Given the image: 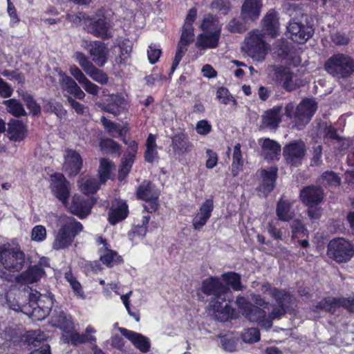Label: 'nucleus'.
<instances>
[{
    "label": "nucleus",
    "instance_id": "nucleus-1",
    "mask_svg": "<svg viewBox=\"0 0 354 354\" xmlns=\"http://www.w3.org/2000/svg\"><path fill=\"white\" fill-rule=\"evenodd\" d=\"M59 228L55 233L52 248L54 250H64L70 247L75 236L82 230L83 225L75 218L66 215L58 219Z\"/></svg>",
    "mask_w": 354,
    "mask_h": 354
},
{
    "label": "nucleus",
    "instance_id": "nucleus-2",
    "mask_svg": "<svg viewBox=\"0 0 354 354\" xmlns=\"http://www.w3.org/2000/svg\"><path fill=\"white\" fill-rule=\"evenodd\" d=\"M317 109V104L314 100H303L297 107L292 102L285 106V115L292 120L295 127L301 130L309 123Z\"/></svg>",
    "mask_w": 354,
    "mask_h": 354
},
{
    "label": "nucleus",
    "instance_id": "nucleus-3",
    "mask_svg": "<svg viewBox=\"0 0 354 354\" xmlns=\"http://www.w3.org/2000/svg\"><path fill=\"white\" fill-rule=\"evenodd\" d=\"M269 48V45L264 40V34L259 30L248 32L242 45V50L257 62L264 60Z\"/></svg>",
    "mask_w": 354,
    "mask_h": 354
},
{
    "label": "nucleus",
    "instance_id": "nucleus-4",
    "mask_svg": "<svg viewBox=\"0 0 354 354\" xmlns=\"http://www.w3.org/2000/svg\"><path fill=\"white\" fill-rule=\"evenodd\" d=\"M325 71L336 78H346L354 72V59L344 53H336L324 64Z\"/></svg>",
    "mask_w": 354,
    "mask_h": 354
},
{
    "label": "nucleus",
    "instance_id": "nucleus-5",
    "mask_svg": "<svg viewBox=\"0 0 354 354\" xmlns=\"http://www.w3.org/2000/svg\"><path fill=\"white\" fill-rule=\"evenodd\" d=\"M0 262L5 269L19 272L25 263V254L18 248L3 245L0 246Z\"/></svg>",
    "mask_w": 354,
    "mask_h": 354
},
{
    "label": "nucleus",
    "instance_id": "nucleus-6",
    "mask_svg": "<svg viewBox=\"0 0 354 354\" xmlns=\"http://www.w3.org/2000/svg\"><path fill=\"white\" fill-rule=\"evenodd\" d=\"M327 254L337 263H346L354 255V247L344 239H334L328 245Z\"/></svg>",
    "mask_w": 354,
    "mask_h": 354
},
{
    "label": "nucleus",
    "instance_id": "nucleus-7",
    "mask_svg": "<svg viewBox=\"0 0 354 354\" xmlns=\"http://www.w3.org/2000/svg\"><path fill=\"white\" fill-rule=\"evenodd\" d=\"M95 333V329L92 326L88 325L84 333L77 332L75 328L68 330L66 333H63L61 339L64 344H71L73 346L86 343H95L96 337L93 335Z\"/></svg>",
    "mask_w": 354,
    "mask_h": 354
},
{
    "label": "nucleus",
    "instance_id": "nucleus-8",
    "mask_svg": "<svg viewBox=\"0 0 354 354\" xmlns=\"http://www.w3.org/2000/svg\"><path fill=\"white\" fill-rule=\"evenodd\" d=\"M306 152V145L301 140L292 141L286 145L283 149V154L286 161L292 166H298L301 163Z\"/></svg>",
    "mask_w": 354,
    "mask_h": 354
},
{
    "label": "nucleus",
    "instance_id": "nucleus-9",
    "mask_svg": "<svg viewBox=\"0 0 354 354\" xmlns=\"http://www.w3.org/2000/svg\"><path fill=\"white\" fill-rule=\"evenodd\" d=\"M82 46L96 65L101 67L106 63L109 50L104 43L100 41H84Z\"/></svg>",
    "mask_w": 354,
    "mask_h": 354
},
{
    "label": "nucleus",
    "instance_id": "nucleus-10",
    "mask_svg": "<svg viewBox=\"0 0 354 354\" xmlns=\"http://www.w3.org/2000/svg\"><path fill=\"white\" fill-rule=\"evenodd\" d=\"M50 188L54 196L60 201L62 204L68 205V198L70 195L69 183L62 174H55L50 176Z\"/></svg>",
    "mask_w": 354,
    "mask_h": 354
},
{
    "label": "nucleus",
    "instance_id": "nucleus-11",
    "mask_svg": "<svg viewBox=\"0 0 354 354\" xmlns=\"http://www.w3.org/2000/svg\"><path fill=\"white\" fill-rule=\"evenodd\" d=\"M122 140L128 147L122 159V164L119 169L118 178L120 180H122L129 173L138 149V144L135 140H127L125 137Z\"/></svg>",
    "mask_w": 354,
    "mask_h": 354
},
{
    "label": "nucleus",
    "instance_id": "nucleus-12",
    "mask_svg": "<svg viewBox=\"0 0 354 354\" xmlns=\"http://www.w3.org/2000/svg\"><path fill=\"white\" fill-rule=\"evenodd\" d=\"M287 29L290 39L298 44H304L314 33L311 26L295 21H290Z\"/></svg>",
    "mask_w": 354,
    "mask_h": 354
},
{
    "label": "nucleus",
    "instance_id": "nucleus-13",
    "mask_svg": "<svg viewBox=\"0 0 354 354\" xmlns=\"http://www.w3.org/2000/svg\"><path fill=\"white\" fill-rule=\"evenodd\" d=\"M277 171L278 169L277 167H270L259 171L261 182L259 187V191L264 196H267L274 189L277 177Z\"/></svg>",
    "mask_w": 354,
    "mask_h": 354
},
{
    "label": "nucleus",
    "instance_id": "nucleus-14",
    "mask_svg": "<svg viewBox=\"0 0 354 354\" xmlns=\"http://www.w3.org/2000/svg\"><path fill=\"white\" fill-rule=\"evenodd\" d=\"M275 81L287 91L296 89L299 85L294 80V74L287 68L281 66H273Z\"/></svg>",
    "mask_w": 354,
    "mask_h": 354
},
{
    "label": "nucleus",
    "instance_id": "nucleus-15",
    "mask_svg": "<svg viewBox=\"0 0 354 354\" xmlns=\"http://www.w3.org/2000/svg\"><path fill=\"white\" fill-rule=\"evenodd\" d=\"M232 294L228 291L223 295H217L209 302L210 308L214 312L226 315L227 317H232L234 309L230 306Z\"/></svg>",
    "mask_w": 354,
    "mask_h": 354
},
{
    "label": "nucleus",
    "instance_id": "nucleus-16",
    "mask_svg": "<svg viewBox=\"0 0 354 354\" xmlns=\"http://www.w3.org/2000/svg\"><path fill=\"white\" fill-rule=\"evenodd\" d=\"M201 290L206 295H223L224 293L230 291L227 285L221 281L217 277H210L202 281Z\"/></svg>",
    "mask_w": 354,
    "mask_h": 354
},
{
    "label": "nucleus",
    "instance_id": "nucleus-17",
    "mask_svg": "<svg viewBox=\"0 0 354 354\" xmlns=\"http://www.w3.org/2000/svg\"><path fill=\"white\" fill-rule=\"evenodd\" d=\"M121 334L128 339L132 344L140 352L147 353L151 348V341L149 338L141 333L129 330L124 328H119Z\"/></svg>",
    "mask_w": 354,
    "mask_h": 354
},
{
    "label": "nucleus",
    "instance_id": "nucleus-18",
    "mask_svg": "<svg viewBox=\"0 0 354 354\" xmlns=\"http://www.w3.org/2000/svg\"><path fill=\"white\" fill-rule=\"evenodd\" d=\"M86 27L88 32L95 36L102 38H109L112 36L110 22L104 17L91 19Z\"/></svg>",
    "mask_w": 354,
    "mask_h": 354
},
{
    "label": "nucleus",
    "instance_id": "nucleus-19",
    "mask_svg": "<svg viewBox=\"0 0 354 354\" xmlns=\"http://www.w3.org/2000/svg\"><path fill=\"white\" fill-rule=\"evenodd\" d=\"M214 209V201L212 198L206 199L200 206L198 211L192 220L193 227L200 230L206 225Z\"/></svg>",
    "mask_w": 354,
    "mask_h": 354
},
{
    "label": "nucleus",
    "instance_id": "nucleus-20",
    "mask_svg": "<svg viewBox=\"0 0 354 354\" xmlns=\"http://www.w3.org/2000/svg\"><path fill=\"white\" fill-rule=\"evenodd\" d=\"M96 242L99 245H102L99 249V252L100 253V261L108 267H112L115 264L119 263L122 261V257L118 255L117 252L112 250L109 248L106 241L102 236L97 237Z\"/></svg>",
    "mask_w": 354,
    "mask_h": 354
},
{
    "label": "nucleus",
    "instance_id": "nucleus-21",
    "mask_svg": "<svg viewBox=\"0 0 354 354\" xmlns=\"http://www.w3.org/2000/svg\"><path fill=\"white\" fill-rule=\"evenodd\" d=\"M250 322L257 323L259 326L266 330L272 326L270 319H266V312L258 306L251 305L243 314Z\"/></svg>",
    "mask_w": 354,
    "mask_h": 354
},
{
    "label": "nucleus",
    "instance_id": "nucleus-22",
    "mask_svg": "<svg viewBox=\"0 0 354 354\" xmlns=\"http://www.w3.org/2000/svg\"><path fill=\"white\" fill-rule=\"evenodd\" d=\"M197 10L196 8H191L185 20L183 27V32L178 45L185 47L194 40L193 23L196 20Z\"/></svg>",
    "mask_w": 354,
    "mask_h": 354
},
{
    "label": "nucleus",
    "instance_id": "nucleus-23",
    "mask_svg": "<svg viewBox=\"0 0 354 354\" xmlns=\"http://www.w3.org/2000/svg\"><path fill=\"white\" fill-rule=\"evenodd\" d=\"M82 165V159L80 155L72 149H66L64 155L63 168L70 176L77 175Z\"/></svg>",
    "mask_w": 354,
    "mask_h": 354
},
{
    "label": "nucleus",
    "instance_id": "nucleus-24",
    "mask_svg": "<svg viewBox=\"0 0 354 354\" xmlns=\"http://www.w3.org/2000/svg\"><path fill=\"white\" fill-rule=\"evenodd\" d=\"M67 207L72 214L82 218L90 213L91 202L84 196L75 194L72 198L71 205Z\"/></svg>",
    "mask_w": 354,
    "mask_h": 354
},
{
    "label": "nucleus",
    "instance_id": "nucleus-25",
    "mask_svg": "<svg viewBox=\"0 0 354 354\" xmlns=\"http://www.w3.org/2000/svg\"><path fill=\"white\" fill-rule=\"evenodd\" d=\"M324 198V192L320 187L309 186L300 192V199L307 206L317 205Z\"/></svg>",
    "mask_w": 354,
    "mask_h": 354
},
{
    "label": "nucleus",
    "instance_id": "nucleus-26",
    "mask_svg": "<svg viewBox=\"0 0 354 354\" xmlns=\"http://www.w3.org/2000/svg\"><path fill=\"white\" fill-rule=\"evenodd\" d=\"M171 147L175 154L182 156L191 151L192 144L185 133L179 131L171 136Z\"/></svg>",
    "mask_w": 354,
    "mask_h": 354
},
{
    "label": "nucleus",
    "instance_id": "nucleus-27",
    "mask_svg": "<svg viewBox=\"0 0 354 354\" xmlns=\"http://www.w3.org/2000/svg\"><path fill=\"white\" fill-rule=\"evenodd\" d=\"M261 0H244L241 15L245 21H253L259 17L262 8Z\"/></svg>",
    "mask_w": 354,
    "mask_h": 354
},
{
    "label": "nucleus",
    "instance_id": "nucleus-28",
    "mask_svg": "<svg viewBox=\"0 0 354 354\" xmlns=\"http://www.w3.org/2000/svg\"><path fill=\"white\" fill-rule=\"evenodd\" d=\"M51 323L53 326L61 329L63 333L75 328V324L71 316L61 309H55L52 313Z\"/></svg>",
    "mask_w": 354,
    "mask_h": 354
},
{
    "label": "nucleus",
    "instance_id": "nucleus-29",
    "mask_svg": "<svg viewBox=\"0 0 354 354\" xmlns=\"http://www.w3.org/2000/svg\"><path fill=\"white\" fill-rule=\"evenodd\" d=\"M264 34L276 37L279 35V22L278 14L274 10H270L262 19Z\"/></svg>",
    "mask_w": 354,
    "mask_h": 354
},
{
    "label": "nucleus",
    "instance_id": "nucleus-30",
    "mask_svg": "<svg viewBox=\"0 0 354 354\" xmlns=\"http://www.w3.org/2000/svg\"><path fill=\"white\" fill-rule=\"evenodd\" d=\"M59 83L63 91L73 95L75 98L82 100L85 97L84 92L77 85L76 82L65 73H59Z\"/></svg>",
    "mask_w": 354,
    "mask_h": 354
},
{
    "label": "nucleus",
    "instance_id": "nucleus-31",
    "mask_svg": "<svg viewBox=\"0 0 354 354\" xmlns=\"http://www.w3.org/2000/svg\"><path fill=\"white\" fill-rule=\"evenodd\" d=\"M128 214V206L121 200H115L109 212V221L111 224L115 225L124 220Z\"/></svg>",
    "mask_w": 354,
    "mask_h": 354
},
{
    "label": "nucleus",
    "instance_id": "nucleus-32",
    "mask_svg": "<svg viewBox=\"0 0 354 354\" xmlns=\"http://www.w3.org/2000/svg\"><path fill=\"white\" fill-rule=\"evenodd\" d=\"M262 154L268 161L279 160L281 153V145L269 138L261 139Z\"/></svg>",
    "mask_w": 354,
    "mask_h": 354
},
{
    "label": "nucleus",
    "instance_id": "nucleus-33",
    "mask_svg": "<svg viewBox=\"0 0 354 354\" xmlns=\"http://www.w3.org/2000/svg\"><path fill=\"white\" fill-rule=\"evenodd\" d=\"M294 201L281 198L277 205L276 214L278 218L281 221H289L295 216V210L292 209Z\"/></svg>",
    "mask_w": 354,
    "mask_h": 354
},
{
    "label": "nucleus",
    "instance_id": "nucleus-34",
    "mask_svg": "<svg viewBox=\"0 0 354 354\" xmlns=\"http://www.w3.org/2000/svg\"><path fill=\"white\" fill-rule=\"evenodd\" d=\"M44 270L39 266H30L28 270L17 277V281L22 284L32 283L38 281L44 274Z\"/></svg>",
    "mask_w": 354,
    "mask_h": 354
},
{
    "label": "nucleus",
    "instance_id": "nucleus-35",
    "mask_svg": "<svg viewBox=\"0 0 354 354\" xmlns=\"http://www.w3.org/2000/svg\"><path fill=\"white\" fill-rule=\"evenodd\" d=\"M221 34L203 32L196 39V46L201 49L215 48L218 45Z\"/></svg>",
    "mask_w": 354,
    "mask_h": 354
},
{
    "label": "nucleus",
    "instance_id": "nucleus-36",
    "mask_svg": "<svg viewBox=\"0 0 354 354\" xmlns=\"http://www.w3.org/2000/svg\"><path fill=\"white\" fill-rule=\"evenodd\" d=\"M53 295L50 292L48 295H43L36 291L35 293L31 294V300L36 301L38 308H41L42 310L43 315L41 316L40 319H44L49 314V311L52 308L53 304Z\"/></svg>",
    "mask_w": 354,
    "mask_h": 354
},
{
    "label": "nucleus",
    "instance_id": "nucleus-37",
    "mask_svg": "<svg viewBox=\"0 0 354 354\" xmlns=\"http://www.w3.org/2000/svg\"><path fill=\"white\" fill-rule=\"evenodd\" d=\"M101 122L109 134L112 137L123 139L128 132V129L126 127L113 122L104 116L101 118Z\"/></svg>",
    "mask_w": 354,
    "mask_h": 354
},
{
    "label": "nucleus",
    "instance_id": "nucleus-38",
    "mask_svg": "<svg viewBox=\"0 0 354 354\" xmlns=\"http://www.w3.org/2000/svg\"><path fill=\"white\" fill-rule=\"evenodd\" d=\"M221 28L222 24L220 23L218 17L211 14H207L204 17L201 25V28L203 32L215 34H221Z\"/></svg>",
    "mask_w": 354,
    "mask_h": 354
},
{
    "label": "nucleus",
    "instance_id": "nucleus-39",
    "mask_svg": "<svg viewBox=\"0 0 354 354\" xmlns=\"http://www.w3.org/2000/svg\"><path fill=\"white\" fill-rule=\"evenodd\" d=\"M26 129L24 124L19 120H12L8 124V136L13 141H20L24 138Z\"/></svg>",
    "mask_w": 354,
    "mask_h": 354
},
{
    "label": "nucleus",
    "instance_id": "nucleus-40",
    "mask_svg": "<svg viewBox=\"0 0 354 354\" xmlns=\"http://www.w3.org/2000/svg\"><path fill=\"white\" fill-rule=\"evenodd\" d=\"M137 197L143 201L158 199V194L153 189L152 184L149 181L142 182L136 192Z\"/></svg>",
    "mask_w": 354,
    "mask_h": 354
},
{
    "label": "nucleus",
    "instance_id": "nucleus-41",
    "mask_svg": "<svg viewBox=\"0 0 354 354\" xmlns=\"http://www.w3.org/2000/svg\"><path fill=\"white\" fill-rule=\"evenodd\" d=\"M282 106H276L267 111L263 115V121L266 126L270 128H276L281 122V111Z\"/></svg>",
    "mask_w": 354,
    "mask_h": 354
},
{
    "label": "nucleus",
    "instance_id": "nucleus-42",
    "mask_svg": "<svg viewBox=\"0 0 354 354\" xmlns=\"http://www.w3.org/2000/svg\"><path fill=\"white\" fill-rule=\"evenodd\" d=\"M260 290L263 294L268 293L276 300L277 304H283V298L284 299H289V293L283 290L272 288L269 283H262Z\"/></svg>",
    "mask_w": 354,
    "mask_h": 354
},
{
    "label": "nucleus",
    "instance_id": "nucleus-43",
    "mask_svg": "<svg viewBox=\"0 0 354 354\" xmlns=\"http://www.w3.org/2000/svg\"><path fill=\"white\" fill-rule=\"evenodd\" d=\"M80 190L85 194H93L99 189L97 179L91 176H84L78 181Z\"/></svg>",
    "mask_w": 354,
    "mask_h": 354
},
{
    "label": "nucleus",
    "instance_id": "nucleus-44",
    "mask_svg": "<svg viewBox=\"0 0 354 354\" xmlns=\"http://www.w3.org/2000/svg\"><path fill=\"white\" fill-rule=\"evenodd\" d=\"M241 147V146L239 143L234 147L232 163L231 165L232 174L234 177H236L239 173L242 171L243 166V159Z\"/></svg>",
    "mask_w": 354,
    "mask_h": 354
},
{
    "label": "nucleus",
    "instance_id": "nucleus-45",
    "mask_svg": "<svg viewBox=\"0 0 354 354\" xmlns=\"http://www.w3.org/2000/svg\"><path fill=\"white\" fill-rule=\"evenodd\" d=\"M156 137L155 135L150 133L146 141V151L145 153V160L148 162H153L158 157Z\"/></svg>",
    "mask_w": 354,
    "mask_h": 354
},
{
    "label": "nucleus",
    "instance_id": "nucleus-46",
    "mask_svg": "<svg viewBox=\"0 0 354 354\" xmlns=\"http://www.w3.org/2000/svg\"><path fill=\"white\" fill-rule=\"evenodd\" d=\"M3 103L6 106L8 112L15 117H20L26 114L21 103L16 99L4 100Z\"/></svg>",
    "mask_w": 354,
    "mask_h": 354
},
{
    "label": "nucleus",
    "instance_id": "nucleus-47",
    "mask_svg": "<svg viewBox=\"0 0 354 354\" xmlns=\"http://www.w3.org/2000/svg\"><path fill=\"white\" fill-rule=\"evenodd\" d=\"M292 299V297L290 294L289 299H284L283 298V304H277L278 306H274L268 317L266 316V319H270L272 321L275 319H280L286 313V308L288 306V304L291 303Z\"/></svg>",
    "mask_w": 354,
    "mask_h": 354
},
{
    "label": "nucleus",
    "instance_id": "nucleus-48",
    "mask_svg": "<svg viewBox=\"0 0 354 354\" xmlns=\"http://www.w3.org/2000/svg\"><path fill=\"white\" fill-rule=\"evenodd\" d=\"M319 182L324 186H338L341 178L337 174L332 171H326L319 178Z\"/></svg>",
    "mask_w": 354,
    "mask_h": 354
},
{
    "label": "nucleus",
    "instance_id": "nucleus-49",
    "mask_svg": "<svg viewBox=\"0 0 354 354\" xmlns=\"http://www.w3.org/2000/svg\"><path fill=\"white\" fill-rule=\"evenodd\" d=\"M114 165L106 158H101L99 167V177L101 183H104L109 178Z\"/></svg>",
    "mask_w": 354,
    "mask_h": 354
},
{
    "label": "nucleus",
    "instance_id": "nucleus-50",
    "mask_svg": "<svg viewBox=\"0 0 354 354\" xmlns=\"http://www.w3.org/2000/svg\"><path fill=\"white\" fill-rule=\"evenodd\" d=\"M337 308V297H326L315 306L314 310H324L333 313Z\"/></svg>",
    "mask_w": 354,
    "mask_h": 354
},
{
    "label": "nucleus",
    "instance_id": "nucleus-51",
    "mask_svg": "<svg viewBox=\"0 0 354 354\" xmlns=\"http://www.w3.org/2000/svg\"><path fill=\"white\" fill-rule=\"evenodd\" d=\"M221 278L225 281L228 286H230L234 290H242L241 277L235 272H227L222 274Z\"/></svg>",
    "mask_w": 354,
    "mask_h": 354
},
{
    "label": "nucleus",
    "instance_id": "nucleus-52",
    "mask_svg": "<svg viewBox=\"0 0 354 354\" xmlns=\"http://www.w3.org/2000/svg\"><path fill=\"white\" fill-rule=\"evenodd\" d=\"M111 101L113 103L108 104L104 107V110L108 113L117 115L120 112V109L122 108L124 100L118 95H112Z\"/></svg>",
    "mask_w": 354,
    "mask_h": 354
},
{
    "label": "nucleus",
    "instance_id": "nucleus-53",
    "mask_svg": "<svg viewBox=\"0 0 354 354\" xmlns=\"http://www.w3.org/2000/svg\"><path fill=\"white\" fill-rule=\"evenodd\" d=\"M210 8L222 15H227L231 9L230 2L228 0H213Z\"/></svg>",
    "mask_w": 354,
    "mask_h": 354
},
{
    "label": "nucleus",
    "instance_id": "nucleus-54",
    "mask_svg": "<svg viewBox=\"0 0 354 354\" xmlns=\"http://www.w3.org/2000/svg\"><path fill=\"white\" fill-rule=\"evenodd\" d=\"M85 73L94 81L101 84H104L108 81L107 75L97 68L94 64Z\"/></svg>",
    "mask_w": 354,
    "mask_h": 354
},
{
    "label": "nucleus",
    "instance_id": "nucleus-55",
    "mask_svg": "<svg viewBox=\"0 0 354 354\" xmlns=\"http://www.w3.org/2000/svg\"><path fill=\"white\" fill-rule=\"evenodd\" d=\"M242 339L245 342L254 343L260 339V333L257 328H250L245 329L241 335Z\"/></svg>",
    "mask_w": 354,
    "mask_h": 354
},
{
    "label": "nucleus",
    "instance_id": "nucleus-56",
    "mask_svg": "<svg viewBox=\"0 0 354 354\" xmlns=\"http://www.w3.org/2000/svg\"><path fill=\"white\" fill-rule=\"evenodd\" d=\"M47 339V335L46 333L42 332L41 330H35L31 331L28 335V341L30 344H33L35 346H41Z\"/></svg>",
    "mask_w": 354,
    "mask_h": 354
},
{
    "label": "nucleus",
    "instance_id": "nucleus-57",
    "mask_svg": "<svg viewBox=\"0 0 354 354\" xmlns=\"http://www.w3.org/2000/svg\"><path fill=\"white\" fill-rule=\"evenodd\" d=\"M21 97L26 102L28 109H29L33 115H37L40 112V106L33 99L32 95L26 92H24L21 94Z\"/></svg>",
    "mask_w": 354,
    "mask_h": 354
},
{
    "label": "nucleus",
    "instance_id": "nucleus-58",
    "mask_svg": "<svg viewBox=\"0 0 354 354\" xmlns=\"http://www.w3.org/2000/svg\"><path fill=\"white\" fill-rule=\"evenodd\" d=\"M73 58L84 72H86L93 65L85 54L82 52H75L73 55Z\"/></svg>",
    "mask_w": 354,
    "mask_h": 354
},
{
    "label": "nucleus",
    "instance_id": "nucleus-59",
    "mask_svg": "<svg viewBox=\"0 0 354 354\" xmlns=\"http://www.w3.org/2000/svg\"><path fill=\"white\" fill-rule=\"evenodd\" d=\"M46 238V230L44 226L38 225L32 230L31 239L37 242H41Z\"/></svg>",
    "mask_w": 354,
    "mask_h": 354
},
{
    "label": "nucleus",
    "instance_id": "nucleus-60",
    "mask_svg": "<svg viewBox=\"0 0 354 354\" xmlns=\"http://www.w3.org/2000/svg\"><path fill=\"white\" fill-rule=\"evenodd\" d=\"M227 30L232 33H241L246 30L245 25L236 19H232L226 26Z\"/></svg>",
    "mask_w": 354,
    "mask_h": 354
},
{
    "label": "nucleus",
    "instance_id": "nucleus-61",
    "mask_svg": "<svg viewBox=\"0 0 354 354\" xmlns=\"http://www.w3.org/2000/svg\"><path fill=\"white\" fill-rule=\"evenodd\" d=\"M149 220H150L149 216H148V215L143 216L142 221V225L136 226L132 232L133 236H138L140 238L144 237L147 231V227H148V224H149Z\"/></svg>",
    "mask_w": 354,
    "mask_h": 354
},
{
    "label": "nucleus",
    "instance_id": "nucleus-62",
    "mask_svg": "<svg viewBox=\"0 0 354 354\" xmlns=\"http://www.w3.org/2000/svg\"><path fill=\"white\" fill-rule=\"evenodd\" d=\"M212 124L207 120H201L196 124V131L201 136H206L212 131Z\"/></svg>",
    "mask_w": 354,
    "mask_h": 354
},
{
    "label": "nucleus",
    "instance_id": "nucleus-63",
    "mask_svg": "<svg viewBox=\"0 0 354 354\" xmlns=\"http://www.w3.org/2000/svg\"><path fill=\"white\" fill-rule=\"evenodd\" d=\"M337 308L343 307L348 311L354 312V297H337Z\"/></svg>",
    "mask_w": 354,
    "mask_h": 354
},
{
    "label": "nucleus",
    "instance_id": "nucleus-64",
    "mask_svg": "<svg viewBox=\"0 0 354 354\" xmlns=\"http://www.w3.org/2000/svg\"><path fill=\"white\" fill-rule=\"evenodd\" d=\"M161 55V50L156 45H151L149 46L147 50V56L149 61L151 64H155L159 59Z\"/></svg>",
    "mask_w": 354,
    "mask_h": 354
}]
</instances>
